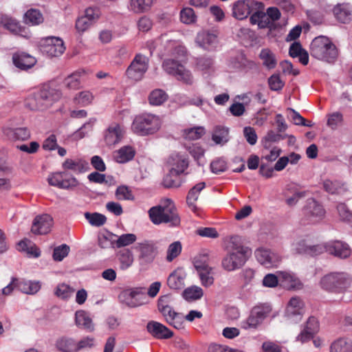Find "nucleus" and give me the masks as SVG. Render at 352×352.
<instances>
[{"label":"nucleus","mask_w":352,"mask_h":352,"mask_svg":"<svg viewBox=\"0 0 352 352\" xmlns=\"http://www.w3.org/2000/svg\"><path fill=\"white\" fill-rule=\"evenodd\" d=\"M85 217L88 221L89 224L95 227L102 226L107 221V217L98 212H85Z\"/></svg>","instance_id":"5fc2aeb1"},{"label":"nucleus","mask_w":352,"mask_h":352,"mask_svg":"<svg viewBox=\"0 0 352 352\" xmlns=\"http://www.w3.org/2000/svg\"><path fill=\"white\" fill-rule=\"evenodd\" d=\"M195 42L199 47L210 50L217 46L218 36L214 32L201 31L197 34Z\"/></svg>","instance_id":"4be33fe9"},{"label":"nucleus","mask_w":352,"mask_h":352,"mask_svg":"<svg viewBox=\"0 0 352 352\" xmlns=\"http://www.w3.org/2000/svg\"><path fill=\"white\" fill-rule=\"evenodd\" d=\"M134 249L138 253V259L141 265L151 263L156 256V248L151 241H144L138 243Z\"/></svg>","instance_id":"4468645a"},{"label":"nucleus","mask_w":352,"mask_h":352,"mask_svg":"<svg viewBox=\"0 0 352 352\" xmlns=\"http://www.w3.org/2000/svg\"><path fill=\"white\" fill-rule=\"evenodd\" d=\"M89 164L82 159H66L62 164L65 170H72L75 173L85 172L88 168Z\"/></svg>","instance_id":"2f4dec72"},{"label":"nucleus","mask_w":352,"mask_h":352,"mask_svg":"<svg viewBox=\"0 0 352 352\" xmlns=\"http://www.w3.org/2000/svg\"><path fill=\"white\" fill-rule=\"evenodd\" d=\"M213 60L210 58L202 57L197 60L196 69L203 72L204 74H207L212 69Z\"/></svg>","instance_id":"052dcab7"},{"label":"nucleus","mask_w":352,"mask_h":352,"mask_svg":"<svg viewBox=\"0 0 352 352\" xmlns=\"http://www.w3.org/2000/svg\"><path fill=\"white\" fill-rule=\"evenodd\" d=\"M311 55L320 60L333 62L338 57V50L335 45L326 36L316 37L311 43Z\"/></svg>","instance_id":"7ed1b4c3"},{"label":"nucleus","mask_w":352,"mask_h":352,"mask_svg":"<svg viewBox=\"0 0 352 352\" xmlns=\"http://www.w3.org/2000/svg\"><path fill=\"white\" fill-rule=\"evenodd\" d=\"M257 4V2L253 0H239L233 4L232 15L239 20L244 19L248 16Z\"/></svg>","instance_id":"412c9836"},{"label":"nucleus","mask_w":352,"mask_h":352,"mask_svg":"<svg viewBox=\"0 0 352 352\" xmlns=\"http://www.w3.org/2000/svg\"><path fill=\"white\" fill-rule=\"evenodd\" d=\"M320 246L322 247V250H319V254L322 253L323 251H326L336 256L345 258L349 257L351 253L348 244L341 241H331Z\"/></svg>","instance_id":"dca6fc26"},{"label":"nucleus","mask_w":352,"mask_h":352,"mask_svg":"<svg viewBox=\"0 0 352 352\" xmlns=\"http://www.w3.org/2000/svg\"><path fill=\"white\" fill-rule=\"evenodd\" d=\"M182 65V61L168 58L163 61L162 68L168 74L175 76L177 72V69H179Z\"/></svg>","instance_id":"8fccbe9b"},{"label":"nucleus","mask_w":352,"mask_h":352,"mask_svg":"<svg viewBox=\"0 0 352 352\" xmlns=\"http://www.w3.org/2000/svg\"><path fill=\"white\" fill-rule=\"evenodd\" d=\"M182 249V244L179 241H175L170 244L166 251V261L168 262L173 261L180 254Z\"/></svg>","instance_id":"13d9d810"},{"label":"nucleus","mask_w":352,"mask_h":352,"mask_svg":"<svg viewBox=\"0 0 352 352\" xmlns=\"http://www.w3.org/2000/svg\"><path fill=\"white\" fill-rule=\"evenodd\" d=\"M292 250L298 254H318L319 250H322V247L318 245H311L309 239H296L292 244Z\"/></svg>","instance_id":"5701e85b"},{"label":"nucleus","mask_w":352,"mask_h":352,"mask_svg":"<svg viewBox=\"0 0 352 352\" xmlns=\"http://www.w3.org/2000/svg\"><path fill=\"white\" fill-rule=\"evenodd\" d=\"M320 285L328 292L344 293L351 287L352 279L344 272H332L321 278Z\"/></svg>","instance_id":"20e7f679"},{"label":"nucleus","mask_w":352,"mask_h":352,"mask_svg":"<svg viewBox=\"0 0 352 352\" xmlns=\"http://www.w3.org/2000/svg\"><path fill=\"white\" fill-rule=\"evenodd\" d=\"M304 212L311 223L318 222L325 216V210L322 206L314 199H309L307 201Z\"/></svg>","instance_id":"6ab92c4d"},{"label":"nucleus","mask_w":352,"mask_h":352,"mask_svg":"<svg viewBox=\"0 0 352 352\" xmlns=\"http://www.w3.org/2000/svg\"><path fill=\"white\" fill-rule=\"evenodd\" d=\"M41 287V284L39 281L32 280H21L17 283V289L21 292L33 295L36 294Z\"/></svg>","instance_id":"58836bf2"},{"label":"nucleus","mask_w":352,"mask_h":352,"mask_svg":"<svg viewBox=\"0 0 352 352\" xmlns=\"http://www.w3.org/2000/svg\"><path fill=\"white\" fill-rule=\"evenodd\" d=\"M25 105L27 108L32 111L45 110L37 92L29 95L25 101Z\"/></svg>","instance_id":"09e8293b"},{"label":"nucleus","mask_w":352,"mask_h":352,"mask_svg":"<svg viewBox=\"0 0 352 352\" xmlns=\"http://www.w3.org/2000/svg\"><path fill=\"white\" fill-rule=\"evenodd\" d=\"M272 307L270 304H260L254 307L250 316L243 322L244 329H256L263 323L264 319L270 315Z\"/></svg>","instance_id":"0eeeda50"},{"label":"nucleus","mask_w":352,"mask_h":352,"mask_svg":"<svg viewBox=\"0 0 352 352\" xmlns=\"http://www.w3.org/2000/svg\"><path fill=\"white\" fill-rule=\"evenodd\" d=\"M12 60L16 67L23 70L32 67L36 63V60L34 56L25 53L14 54Z\"/></svg>","instance_id":"7c9ffc66"},{"label":"nucleus","mask_w":352,"mask_h":352,"mask_svg":"<svg viewBox=\"0 0 352 352\" xmlns=\"http://www.w3.org/2000/svg\"><path fill=\"white\" fill-rule=\"evenodd\" d=\"M343 122V115L338 111L333 112L327 116V124L331 129H336L342 125Z\"/></svg>","instance_id":"bf43d9fd"},{"label":"nucleus","mask_w":352,"mask_h":352,"mask_svg":"<svg viewBox=\"0 0 352 352\" xmlns=\"http://www.w3.org/2000/svg\"><path fill=\"white\" fill-rule=\"evenodd\" d=\"M324 190L332 195L342 194L346 190L345 184L338 180L325 179L322 184Z\"/></svg>","instance_id":"c9c22d12"},{"label":"nucleus","mask_w":352,"mask_h":352,"mask_svg":"<svg viewBox=\"0 0 352 352\" xmlns=\"http://www.w3.org/2000/svg\"><path fill=\"white\" fill-rule=\"evenodd\" d=\"M148 67V59L142 54H137L130 65L128 67L126 74L133 80L139 81L142 79Z\"/></svg>","instance_id":"1a4fd4ad"},{"label":"nucleus","mask_w":352,"mask_h":352,"mask_svg":"<svg viewBox=\"0 0 352 352\" xmlns=\"http://www.w3.org/2000/svg\"><path fill=\"white\" fill-rule=\"evenodd\" d=\"M333 11L336 19L341 23H347L352 20V6L349 3L338 4Z\"/></svg>","instance_id":"c85d7f7f"},{"label":"nucleus","mask_w":352,"mask_h":352,"mask_svg":"<svg viewBox=\"0 0 352 352\" xmlns=\"http://www.w3.org/2000/svg\"><path fill=\"white\" fill-rule=\"evenodd\" d=\"M53 225L52 217L47 214H43L34 218L31 231L35 234H46L51 231Z\"/></svg>","instance_id":"a211bd4d"},{"label":"nucleus","mask_w":352,"mask_h":352,"mask_svg":"<svg viewBox=\"0 0 352 352\" xmlns=\"http://www.w3.org/2000/svg\"><path fill=\"white\" fill-rule=\"evenodd\" d=\"M3 133L12 140H26L30 138V130L26 127L12 129L5 127L3 129Z\"/></svg>","instance_id":"72a5a7b5"},{"label":"nucleus","mask_w":352,"mask_h":352,"mask_svg":"<svg viewBox=\"0 0 352 352\" xmlns=\"http://www.w3.org/2000/svg\"><path fill=\"white\" fill-rule=\"evenodd\" d=\"M0 24L11 33L24 38L30 37V32L28 29L21 27L19 23L14 19L8 16L0 17Z\"/></svg>","instance_id":"aec40b11"},{"label":"nucleus","mask_w":352,"mask_h":352,"mask_svg":"<svg viewBox=\"0 0 352 352\" xmlns=\"http://www.w3.org/2000/svg\"><path fill=\"white\" fill-rule=\"evenodd\" d=\"M337 212L341 221H349L352 219V212L345 204H338L337 206Z\"/></svg>","instance_id":"0e129e2a"},{"label":"nucleus","mask_w":352,"mask_h":352,"mask_svg":"<svg viewBox=\"0 0 352 352\" xmlns=\"http://www.w3.org/2000/svg\"><path fill=\"white\" fill-rule=\"evenodd\" d=\"M182 295L185 300L188 301H195L202 298L204 291L200 287L193 285L185 289Z\"/></svg>","instance_id":"37998d69"},{"label":"nucleus","mask_w":352,"mask_h":352,"mask_svg":"<svg viewBox=\"0 0 352 352\" xmlns=\"http://www.w3.org/2000/svg\"><path fill=\"white\" fill-rule=\"evenodd\" d=\"M137 239L135 234L132 233L123 234L115 239V247L120 248L133 244Z\"/></svg>","instance_id":"4d7b16f0"},{"label":"nucleus","mask_w":352,"mask_h":352,"mask_svg":"<svg viewBox=\"0 0 352 352\" xmlns=\"http://www.w3.org/2000/svg\"><path fill=\"white\" fill-rule=\"evenodd\" d=\"M205 186L206 184L204 182H200L192 188L188 194L186 199L187 204L193 212L197 210L195 202L198 199L199 192L205 188Z\"/></svg>","instance_id":"ea45409f"},{"label":"nucleus","mask_w":352,"mask_h":352,"mask_svg":"<svg viewBox=\"0 0 352 352\" xmlns=\"http://www.w3.org/2000/svg\"><path fill=\"white\" fill-rule=\"evenodd\" d=\"M145 289L143 287H133L123 290L118 296L120 301L130 307H136L144 304Z\"/></svg>","instance_id":"9b49d317"},{"label":"nucleus","mask_w":352,"mask_h":352,"mask_svg":"<svg viewBox=\"0 0 352 352\" xmlns=\"http://www.w3.org/2000/svg\"><path fill=\"white\" fill-rule=\"evenodd\" d=\"M229 129L216 126L212 132V140L216 144L223 145L229 141Z\"/></svg>","instance_id":"e433bc0d"},{"label":"nucleus","mask_w":352,"mask_h":352,"mask_svg":"<svg viewBox=\"0 0 352 352\" xmlns=\"http://www.w3.org/2000/svg\"><path fill=\"white\" fill-rule=\"evenodd\" d=\"M41 51L51 57H56L62 55L65 47L63 41L55 36H50L41 41Z\"/></svg>","instance_id":"ddd939ff"},{"label":"nucleus","mask_w":352,"mask_h":352,"mask_svg":"<svg viewBox=\"0 0 352 352\" xmlns=\"http://www.w3.org/2000/svg\"><path fill=\"white\" fill-rule=\"evenodd\" d=\"M75 322L80 329H92L94 323L88 312L84 310H78L75 314Z\"/></svg>","instance_id":"4c0bfd02"},{"label":"nucleus","mask_w":352,"mask_h":352,"mask_svg":"<svg viewBox=\"0 0 352 352\" xmlns=\"http://www.w3.org/2000/svg\"><path fill=\"white\" fill-rule=\"evenodd\" d=\"M69 247L66 244L60 245L54 248L53 258L56 261H61L69 252Z\"/></svg>","instance_id":"774afa93"},{"label":"nucleus","mask_w":352,"mask_h":352,"mask_svg":"<svg viewBox=\"0 0 352 352\" xmlns=\"http://www.w3.org/2000/svg\"><path fill=\"white\" fill-rule=\"evenodd\" d=\"M47 182L50 186L65 190H72L79 184L74 177H68L65 172L50 173L47 177Z\"/></svg>","instance_id":"f8f14e48"},{"label":"nucleus","mask_w":352,"mask_h":352,"mask_svg":"<svg viewBox=\"0 0 352 352\" xmlns=\"http://www.w3.org/2000/svg\"><path fill=\"white\" fill-rule=\"evenodd\" d=\"M173 305L174 300L170 295L162 296L158 300L160 312L174 328L179 329L183 317L174 311Z\"/></svg>","instance_id":"423d86ee"},{"label":"nucleus","mask_w":352,"mask_h":352,"mask_svg":"<svg viewBox=\"0 0 352 352\" xmlns=\"http://www.w3.org/2000/svg\"><path fill=\"white\" fill-rule=\"evenodd\" d=\"M174 77L177 80H179L187 85H191L194 81V78L191 72L184 65H182L179 69H177V72Z\"/></svg>","instance_id":"6e6d98bb"},{"label":"nucleus","mask_w":352,"mask_h":352,"mask_svg":"<svg viewBox=\"0 0 352 352\" xmlns=\"http://www.w3.org/2000/svg\"><path fill=\"white\" fill-rule=\"evenodd\" d=\"M206 131L202 126H196L193 128L186 129L184 131V136L186 139L194 140L199 139Z\"/></svg>","instance_id":"680f3d73"},{"label":"nucleus","mask_w":352,"mask_h":352,"mask_svg":"<svg viewBox=\"0 0 352 352\" xmlns=\"http://www.w3.org/2000/svg\"><path fill=\"white\" fill-rule=\"evenodd\" d=\"M186 274L183 269L178 268L168 276L167 284L172 289H180L184 287Z\"/></svg>","instance_id":"c756f323"},{"label":"nucleus","mask_w":352,"mask_h":352,"mask_svg":"<svg viewBox=\"0 0 352 352\" xmlns=\"http://www.w3.org/2000/svg\"><path fill=\"white\" fill-rule=\"evenodd\" d=\"M168 164L170 166V173L177 176L184 172L188 166V161L183 155L173 154L168 158Z\"/></svg>","instance_id":"393cba45"},{"label":"nucleus","mask_w":352,"mask_h":352,"mask_svg":"<svg viewBox=\"0 0 352 352\" xmlns=\"http://www.w3.org/2000/svg\"><path fill=\"white\" fill-rule=\"evenodd\" d=\"M259 58L263 65L268 69H273L276 67L277 58L276 54L269 48H263L261 50Z\"/></svg>","instance_id":"f704fd0d"},{"label":"nucleus","mask_w":352,"mask_h":352,"mask_svg":"<svg viewBox=\"0 0 352 352\" xmlns=\"http://www.w3.org/2000/svg\"><path fill=\"white\" fill-rule=\"evenodd\" d=\"M120 262V268L122 270H126L131 267L134 262V256L129 249L121 250L118 254Z\"/></svg>","instance_id":"a19ab883"},{"label":"nucleus","mask_w":352,"mask_h":352,"mask_svg":"<svg viewBox=\"0 0 352 352\" xmlns=\"http://www.w3.org/2000/svg\"><path fill=\"white\" fill-rule=\"evenodd\" d=\"M94 99V96L91 91L84 90L76 94L74 98V101L79 105L87 106L90 104Z\"/></svg>","instance_id":"603ef678"},{"label":"nucleus","mask_w":352,"mask_h":352,"mask_svg":"<svg viewBox=\"0 0 352 352\" xmlns=\"http://www.w3.org/2000/svg\"><path fill=\"white\" fill-rule=\"evenodd\" d=\"M256 260L266 267H276L281 261V257L269 249L258 248L254 252Z\"/></svg>","instance_id":"f3484780"},{"label":"nucleus","mask_w":352,"mask_h":352,"mask_svg":"<svg viewBox=\"0 0 352 352\" xmlns=\"http://www.w3.org/2000/svg\"><path fill=\"white\" fill-rule=\"evenodd\" d=\"M167 99V94L160 89H154L148 96L149 103L153 106H160L166 102Z\"/></svg>","instance_id":"a18cd8bd"},{"label":"nucleus","mask_w":352,"mask_h":352,"mask_svg":"<svg viewBox=\"0 0 352 352\" xmlns=\"http://www.w3.org/2000/svg\"><path fill=\"white\" fill-rule=\"evenodd\" d=\"M24 20L27 24L36 25L43 22V16L39 10L30 9L25 14Z\"/></svg>","instance_id":"de8ad7c7"},{"label":"nucleus","mask_w":352,"mask_h":352,"mask_svg":"<svg viewBox=\"0 0 352 352\" xmlns=\"http://www.w3.org/2000/svg\"><path fill=\"white\" fill-rule=\"evenodd\" d=\"M156 0H129L127 8L132 13L140 14L148 12Z\"/></svg>","instance_id":"cd10ccee"},{"label":"nucleus","mask_w":352,"mask_h":352,"mask_svg":"<svg viewBox=\"0 0 352 352\" xmlns=\"http://www.w3.org/2000/svg\"><path fill=\"white\" fill-rule=\"evenodd\" d=\"M194 266L197 272H202L210 267L208 265V256L207 254H201L194 258Z\"/></svg>","instance_id":"e2e57ef3"},{"label":"nucleus","mask_w":352,"mask_h":352,"mask_svg":"<svg viewBox=\"0 0 352 352\" xmlns=\"http://www.w3.org/2000/svg\"><path fill=\"white\" fill-rule=\"evenodd\" d=\"M18 250L25 252L34 257H38L41 254L39 249L30 240L24 239L18 243Z\"/></svg>","instance_id":"79ce46f5"},{"label":"nucleus","mask_w":352,"mask_h":352,"mask_svg":"<svg viewBox=\"0 0 352 352\" xmlns=\"http://www.w3.org/2000/svg\"><path fill=\"white\" fill-rule=\"evenodd\" d=\"M74 289L66 283H59L54 288V295L61 299L67 300L73 295Z\"/></svg>","instance_id":"c03bdc74"},{"label":"nucleus","mask_w":352,"mask_h":352,"mask_svg":"<svg viewBox=\"0 0 352 352\" xmlns=\"http://www.w3.org/2000/svg\"><path fill=\"white\" fill-rule=\"evenodd\" d=\"M115 237L116 235L112 233L101 234L98 236V245L102 248H108L111 246H115Z\"/></svg>","instance_id":"69168bd1"},{"label":"nucleus","mask_w":352,"mask_h":352,"mask_svg":"<svg viewBox=\"0 0 352 352\" xmlns=\"http://www.w3.org/2000/svg\"><path fill=\"white\" fill-rule=\"evenodd\" d=\"M56 346L61 352H76V344L72 339L59 338L56 342Z\"/></svg>","instance_id":"3c124183"},{"label":"nucleus","mask_w":352,"mask_h":352,"mask_svg":"<svg viewBox=\"0 0 352 352\" xmlns=\"http://www.w3.org/2000/svg\"><path fill=\"white\" fill-rule=\"evenodd\" d=\"M305 304L297 296L290 298L285 310V318L288 323H296L301 320L304 312Z\"/></svg>","instance_id":"9d476101"},{"label":"nucleus","mask_w":352,"mask_h":352,"mask_svg":"<svg viewBox=\"0 0 352 352\" xmlns=\"http://www.w3.org/2000/svg\"><path fill=\"white\" fill-rule=\"evenodd\" d=\"M331 352H352V342L349 340L340 338L331 345Z\"/></svg>","instance_id":"49530a36"},{"label":"nucleus","mask_w":352,"mask_h":352,"mask_svg":"<svg viewBox=\"0 0 352 352\" xmlns=\"http://www.w3.org/2000/svg\"><path fill=\"white\" fill-rule=\"evenodd\" d=\"M150 220L155 225L162 223L171 226H177L180 223V217L173 201L170 199H164L158 206L148 210Z\"/></svg>","instance_id":"f03ea898"},{"label":"nucleus","mask_w":352,"mask_h":352,"mask_svg":"<svg viewBox=\"0 0 352 352\" xmlns=\"http://www.w3.org/2000/svg\"><path fill=\"white\" fill-rule=\"evenodd\" d=\"M88 74L84 69H80L68 75L63 81L65 87L69 90L78 89L81 86L80 78Z\"/></svg>","instance_id":"bb28decb"},{"label":"nucleus","mask_w":352,"mask_h":352,"mask_svg":"<svg viewBox=\"0 0 352 352\" xmlns=\"http://www.w3.org/2000/svg\"><path fill=\"white\" fill-rule=\"evenodd\" d=\"M212 267H208L204 271L197 272L199 276L201 285L204 287H210L214 283V278L211 275Z\"/></svg>","instance_id":"338daca9"},{"label":"nucleus","mask_w":352,"mask_h":352,"mask_svg":"<svg viewBox=\"0 0 352 352\" xmlns=\"http://www.w3.org/2000/svg\"><path fill=\"white\" fill-rule=\"evenodd\" d=\"M180 21L186 25L195 24L197 22V15L192 8L187 7L183 8L179 13Z\"/></svg>","instance_id":"864d4df0"},{"label":"nucleus","mask_w":352,"mask_h":352,"mask_svg":"<svg viewBox=\"0 0 352 352\" xmlns=\"http://www.w3.org/2000/svg\"><path fill=\"white\" fill-rule=\"evenodd\" d=\"M162 124L160 116L152 113H143L135 118L131 129L136 134L147 135L157 132Z\"/></svg>","instance_id":"39448f33"},{"label":"nucleus","mask_w":352,"mask_h":352,"mask_svg":"<svg viewBox=\"0 0 352 352\" xmlns=\"http://www.w3.org/2000/svg\"><path fill=\"white\" fill-rule=\"evenodd\" d=\"M36 92L45 109L49 108L55 101L58 100L60 96V94L58 90L48 85H44Z\"/></svg>","instance_id":"b1692460"},{"label":"nucleus","mask_w":352,"mask_h":352,"mask_svg":"<svg viewBox=\"0 0 352 352\" xmlns=\"http://www.w3.org/2000/svg\"><path fill=\"white\" fill-rule=\"evenodd\" d=\"M280 285L287 289H299L302 283L296 276L289 271H278Z\"/></svg>","instance_id":"a878e982"},{"label":"nucleus","mask_w":352,"mask_h":352,"mask_svg":"<svg viewBox=\"0 0 352 352\" xmlns=\"http://www.w3.org/2000/svg\"><path fill=\"white\" fill-rule=\"evenodd\" d=\"M250 254V250L239 242V237L232 236L227 247V254L222 259L221 266L228 272L237 270L245 265Z\"/></svg>","instance_id":"f257e3e1"},{"label":"nucleus","mask_w":352,"mask_h":352,"mask_svg":"<svg viewBox=\"0 0 352 352\" xmlns=\"http://www.w3.org/2000/svg\"><path fill=\"white\" fill-rule=\"evenodd\" d=\"M173 32L163 34L159 40L170 51L171 58L182 62L186 57V49L178 41L173 38Z\"/></svg>","instance_id":"6e6552de"},{"label":"nucleus","mask_w":352,"mask_h":352,"mask_svg":"<svg viewBox=\"0 0 352 352\" xmlns=\"http://www.w3.org/2000/svg\"><path fill=\"white\" fill-rule=\"evenodd\" d=\"M135 154V151L131 146H124L113 153V160L120 164L131 160Z\"/></svg>","instance_id":"473e14b6"},{"label":"nucleus","mask_w":352,"mask_h":352,"mask_svg":"<svg viewBox=\"0 0 352 352\" xmlns=\"http://www.w3.org/2000/svg\"><path fill=\"white\" fill-rule=\"evenodd\" d=\"M124 133L123 126L118 123H112L103 132V142L107 146L113 147L122 141Z\"/></svg>","instance_id":"2eb2a0df"}]
</instances>
